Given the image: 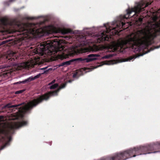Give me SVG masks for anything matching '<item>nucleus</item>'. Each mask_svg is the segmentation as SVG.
Masks as SVG:
<instances>
[{
  "label": "nucleus",
  "mask_w": 160,
  "mask_h": 160,
  "mask_svg": "<svg viewBox=\"0 0 160 160\" xmlns=\"http://www.w3.org/2000/svg\"><path fill=\"white\" fill-rule=\"evenodd\" d=\"M17 26V28L13 32H17L20 41H27L31 38V35L40 37L44 34H50L51 32V30H48L50 28L49 26L38 28L35 24L26 23L19 24Z\"/></svg>",
  "instance_id": "1"
},
{
  "label": "nucleus",
  "mask_w": 160,
  "mask_h": 160,
  "mask_svg": "<svg viewBox=\"0 0 160 160\" xmlns=\"http://www.w3.org/2000/svg\"><path fill=\"white\" fill-rule=\"evenodd\" d=\"M148 5L143 1H141L137 3V4L131 9L127 10V13L123 16H121L119 18L118 21H117L115 24L116 27H113L110 26L109 24L107 25L104 24V26L106 29V33H109L111 32L112 30L115 31V34L118 33L119 29L125 28L124 25L126 23L123 22L125 19H127L134 16L136 14H139L141 12L144 10V8L148 6Z\"/></svg>",
  "instance_id": "2"
},
{
  "label": "nucleus",
  "mask_w": 160,
  "mask_h": 160,
  "mask_svg": "<svg viewBox=\"0 0 160 160\" xmlns=\"http://www.w3.org/2000/svg\"><path fill=\"white\" fill-rule=\"evenodd\" d=\"M66 85V83H63L56 90L50 92L49 93H46L38 96L37 98H34L30 101L28 103L27 105L24 107H20L18 108V107L21 105V104H20L15 105H11L10 104H8L7 105L6 107L8 108H12L13 111H15V109L18 108V111L22 113H25L33 108L36 107L39 104L42 103L43 101L48 100L50 95L57 96L60 90L65 88Z\"/></svg>",
  "instance_id": "3"
},
{
  "label": "nucleus",
  "mask_w": 160,
  "mask_h": 160,
  "mask_svg": "<svg viewBox=\"0 0 160 160\" xmlns=\"http://www.w3.org/2000/svg\"><path fill=\"white\" fill-rule=\"evenodd\" d=\"M148 35L145 31L143 30L138 31L133 36L127 40L122 41L119 43V47L121 49L125 48L127 44L132 45L133 48L135 46L137 51H140L148 46L149 42L147 40Z\"/></svg>",
  "instance_id": "4"
},
{
  "label": "nucleus",
  "mask_w": 160,
  "mask_h": 160,
  "mask_svg": "<svg viewBox=\"0 0 160 160\" xmlns=\"http://www.w3.org/2000/svg\"><path fill=\"white\" fill-rule=\"evenodd\" d=\"M63 46L61 45L60 42L56 40L52 41H45L40 44L36 53H40L42 55L44 54L49 56L54 55L58 52L63 49Z\"/></svg>",
  "instance_id": "5"
},
{
  "label": "nucleus",
  "mask_w": 160,
  "mask_h": 160,
  "mask_svg": "<svg viewBox=\"0 0 160 160\" xmlns=\"http://www.w3.org/2000/svg\"><path fill=\"white\" fill-rule=\"evenodd\" d=\"M100 56L99 54H92L88 55V57L83 58H77L71 59L70 60L63 62L61 63L60 66H67L70 65L72 63L79 62H88L92 61L95 60L97 59V58Z\"/></svg>",
  "instance_id": "6"
},
{
  "label": "nucleus",
  "mask_w": 160,
  "mask_h": 160,
  "mask_svg": "<svg viewBox=\"0 0 160 160\" xmlns=\"http://www.w3.org/2000/svg\"><path fill=\"white\" fill-rule=\"evenodd\" d=\"M28 122L27 121L22 120L21 122H15L13 124L11 125L7 130L3 129L1 131V133L4 134L5 136L7 137L8 138V142L10 141L11 138L10 137H8V135L9 133H12L14 130L18 128L24 126H25L28 124Z\"/></svg>",
  "instance_id": "7"
},
{
  "label": "nucleus",
  "mask_w": 160,
  "mask_h": 160,
  "mask_svg": "<svg viewBox=\"0 0 160 160\" xmlns=\"http://www.w3.org/2000/svg\"><path fill=\"white\" fill-rule=\"evenodd\" d=\"M159 149H160V142H156L155 143L143 146V154L156 153L159 152V151H153Z\"/></svg>",
  "instance_id": "8"
},
{
  "label": "nucleus",
  "mask_w": 160,
  "mask_h": 160,
  "mask_svg": "<svg viewBox=\"0 0 160 160\" xmlns=\"http://www.w3.org/2000/svg\"><path fill=\"white\" fill-rule=\"evenodd\" d=\"M15 53L12 52L9 54L5 57L6 59L5 61L8 63H10L11 66H14L16 64V62L14 61L17 60V58H14V57Z\"/></svg>",
  "instance_id": "9"
},
{
  "label": "nucleus",
  "mask_w": 160,
  "mask_h": 160,
  "mask_svg": "<svg viewBox=\"0 0 160 160\" xmlns=\"http://www.w3.org/2000/svg\"><path fill=\"white\" fill-rule=\"evenodd\" d=\"M41 74L39 73L38 74L36 75L34 77H30L28 79H25V80L22 81H19L18 82H15L14 83L15 84H21V83H22L23 84L27 82H29L32 81H33L37 78H38L41 76Z\"/></svg>",
  "instance_id": "10"
},
{
  "label": "nucleus",
  "mask_w": 160,
  "mask_h": 160,
  "mask_svg": "<svg viewBox=\"0 0 160 160\" xmlns=\"http://www.w3.org/2000/svg\"><path fill=\"white\" fill-rule=\"evenodd\" d=\"M109 38V36L107 35L104 32L101 33V35L98 38V41L99 42H103L105 41H108Z\"/></svg>",
  "instance_id": "11"
},
{
  "label": "nucleus",
  "mask_w": 160,
  "mask_h": 160,
  "mask_svg": "<svg viewBox=\"0 0 160 160\" xmlns=\"http://www.w3.org/2000/svg\"><path fill=\"white\" fill-rule=\"evenodd\" d=\"M12 73V71L11 70H9L2 74L0 73V79H1V78L2 76L4 77H6L10 76V75H11V73Z\"/></svg>",
  "instance_id": "12"
},
{
  "label": "nucleus",
  "mask_w": 160,
  "mask_h": 160,
  "mask_svg": "<svg viewBox=\"0 0 160 160\" xmlns=\"http://www.w3.org/2000/svg\"><path fill=\"white\" fill-rule=\"evenodd\" d=\"M143 20V18L142 17H139L138 19L137 20L136 22L137 24L140 26L141 25L142 23Z\"/></svg>",
  "instance_id": "13"
},
{
  "label": "nucleus",
  "mask_w": 160,
  "mask_h": 160,
  "mask_svg": "<svg viewBox=\"0 0 160 160\" xmlns=\"http://www.w3.org/2000/svg\"><path fill=\"white\" fill-rule=\"evenodd\" d=\"M0 21L2 24L5 26L7 24V20L5 18H3L1 19Z\"/></svg>",
  "instance_id": "14"
},
{
  "label": "nucleus",
  "mask_w": 160,
  "mask_h": 160,
  "mask_svg": "<svg viewBox=\"0 0 160 160\" xmlns=\"http://www.w3.org/2000/svg\"><path fill=\"white\" fill-rule=\"evenodd\" d=\"M70 30L68 29H63L62 30V33L63 34H67L70 32Z\"/></svg>",
  "instance_id": "15"
},
{
  "label": "nucleus",
  "mask_w": 160,
  "mask_h": 160,
  "mask_svg": "<svg viewBox=\"0 0 160 160\" xmlns=\"http://www.w3.org/2000/svg\"><path fill=\"white\" fill-rule=\"evenodd\" d=\"M58 86V84L57 83H55L50 86L51 89H54L57 88Z\"/></svg>",
  "instance_id": "16"
},
{
  "label": "nucleus",
  "mask_w": 160,
  "mask_h": 160,
  "mask_svg": "<svg viewBox=\"0 0 160 160\" xmlns=\"http://www.w3.org/2000/svg\"><path fill=\"white\" fill-rule=\"evenodd\" d=\"M25 90H21L15 92V94H18L19 93H21L22 92H23L24 91H25Z\"/></svg>",
  "instance_id": "17"
},
{
  "label": "nucleus",
  "mask_w": 160,
  "mask_h": 160,
  "mask_svg": "<svg viewBox=\"0 0 160 160\" xmlns=\"http://www.w3.org/2000/svg\"><path fill=\"white\" fill-rule=\"evenodd\" d=\"M78 72H76L73 75V77L74 78H78Z\"/></svg>",
  "instance_id": "18"
},
{
  "label": "nucleus",
  "mask_w": 160,
  "mask_h": 160,
  "mask_svg": "<svg viewBox=\"0 0 160 160\" xmlns=\"http://www.w3.org/2000/svg\"><path fill=\"white\" fill-rule=\"evenodd\" d=\"M136 58V56H130L128 58V61H130L132 60L133 59H135Z\"/></svg>",
  "instance_id": "19"
},
{
  "label": "nucleus",
  "mask_w": 160,
  "mask_h": 160,
  "mask_svg": "<svg viewBox=\"0 0 160 160\" xmlns=\"http://www.w3.org/2000/svg\"><path fill=\"white\" fill-rule=\"evenodd\" d=\"M98 50L99 49L97 47H96L95 48L94 50H93V51L96 52L98 51Z\"/></svg>",
  "instance_id": "20"
},
{
  "label": "nucleus",
  "mask_w": 160,
  "mask_h": 160,
  "mask_svg": "<svg viewBox=\"0 0 160 160\" xmlns=\"http://www.w3.org/2000/svg\"><path fill=\"white\" fill-rule=\"evenodd\" d=\"M6 43L5 41H2L1 43H0V46Z\"/></svg>",
  "instance_id": "21"
},
{
  "label": "nucleus",
  "mask_w": 160,
  "mask_h": 160,
  "mask_svg": "<svg viewBox=\"0 0 160 160\" xmlns=\"http://www.w3.org/2000/svg\"><path fill=\"white\" fill-rule=\"evenodd\" d=\"M55 81V80H53L50 83H49V85H50L54 83Z\"/></svg>",
  "instance_id": "22"
},
{
  "label": "nucleus",
  "mask_w": 160,
  "mask_h": 160,
  "mask_svg": "<svg viewBox=\"0 0 160 160\" xmlns=\"http://www.w3.org/2000/svg\"><path fill=\"white\" fill-rule=\"evenodd\" d=\"M8 142H7L2 147V149L5 148L8 144Z\"/></svg>",
  "instance_id": "23"
},
{
  "label": "nucleus",
  "mask_w": 160,
  "mask_h": 160,
  "mask_svg": "<svg viewBox=\"0 0 160 160\" xmlns=\"http://www.w3.org/2000/svg\"><path fill=\"white\" fill-rule=\"evenodd\" d=\"M110 57L109 56H106L104 57V58H108Z\"/></svg>",
  "instance_id": "24"
},
{
  "label": "nucleus",
  "mask_w": 160,
  "mask_h": 160,
  "mask_svg": "<svg viewBox=\"0 0 160 160\" xmlns=\"http://www.w3.org/2000/svg\"><path fill=\"white\" fill-rule=\"evenodd\" d=\"M15 1V0H9V2H14Z\"/></svg>",
  "instance_id": "25"
},
{
  "label": "nucleus",
  "mask_w": 160,
  "mask_h": 160,
  "mask_svg": "<svg viewBox=\"0 0 160 160\" xmlns=\"http://www.w3.org/2000/svg\"><path fill=\"white\" fill-rule=\"evenodd\" d=\"M86 39V38L84 36H83V38H82V39L83 40H85Z\"/></svg>",
  "instance_id": "26"
},
{
  "label": "nucleus",
  "mask_w": 160,
  "mask_h": 160,
  "mask_svg": "<svg viewBox=\"0 0 160 160\" xmlns=\"http://www.w3.org/2000/svg\"><path fill=\"white\" fill-rule=\"evenodd\" d=\"M160 45L159 46H157V47L156 48H160Z\"/></svg>",
  "instance_id": "27"
},
{
  "label": "nucleus",
  "mask_w": 160,
  "mask_h": 160,
  "mask_svg": "<svg viewBox=\"0 0 160 160\" xmlns=\"http://www.w3.org/2000/svg\"><path fill=\"white\" fill-rule=\"evenodd\" d=\"M2 118V116H0V120Z\"/></svg>",
  "instance_id": "28"
},
{
  "label": "nucleus",
  "mask_w": 160,
  "mask_h": 160,
  "mask_svg": "<svg viewBox=\"0 0 160 160\" xmlns=\"http://www.w3.org/2000/svg\"><path fill=\"white\" fill-rule=\"evenodd\" d=\"M2 57L0 58V60H1Z\"/></svg>",
  "instance_id": "29"
},
{
  "label": "nucleus",
  "mask_w": 160,
  "mask_h": 160,
  "mask_svg": "<svg viewBox=\"0 0 160 160\" xmlns=\"http://www.w3.org/2000/svg\"><path fill=\"white\" fill-rule=\"evenodd\" d=\"M149 52V50H148V51L147 52Z\"/></svg>",
  "instance_id": "30"
},
{
  "label": "nucleus",
  "mask_w": 160,
  "mask_h": 160,
  "mask_svg": "<svg viewBox=\"0 0 160 160\" xmlns=\"http://www.w3.org/2000/svg\"><path fill=\"white\" fill-rule=\"evenodd\" d=\"M26 66H25L24 67V68H25L26 67Z\"/></svg>",
  "instance_id": "31"
}]
</instances>
